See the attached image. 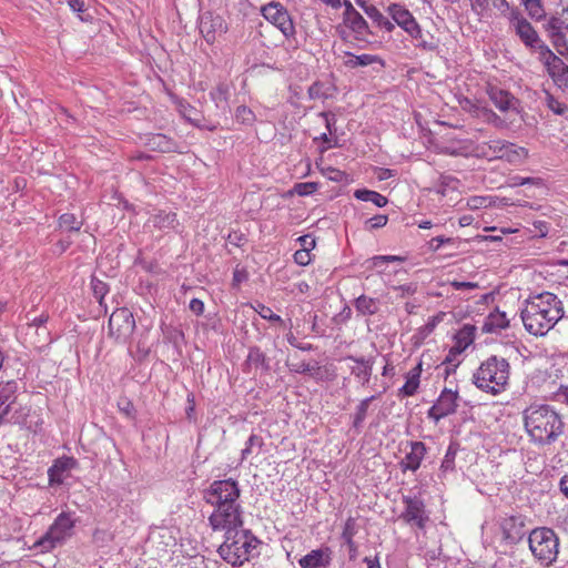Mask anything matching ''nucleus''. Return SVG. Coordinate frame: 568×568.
Here are the masks:
<instances>
[{"label":"nucleus","instance_id":"f257e3e1","mask_svg":"<svg viewBox=\"0 0 568 568\" xmlns=\"http://www.w3.org/2000/svg\"><path fill=\"white\" fill-rule=\"evenodd\" d=\"M562 302L551 292L530 295L520 317L524 326L535 336H544L564 317Z\"/></svg>","mask_w":568,"mask_h":568},{"label":"nucleus","instance_id":"f03ea898","mask_svg":"<svg viewBox=\"0 0 568 568\" xmlns=\"http://www.w3.org/2000/svg\"><path fill=\"white\" fill-rule=\"evenodd\" d=\"M526 432L537 445L554 444L564 433L561 416L549 405L530 406L524 410Z\"/></svg>","mask_w":568,"mask_h":568},{"label":"nucleus","instance_id":"7ed1b4c3","mask_svg":"<svg viewBox=\"0 0 568 568\" xmlns=\"http://www.w3.org/2000/svg\"><path fill=\"white\" fill-rule=\"evenodd\" d=\"M261 540L250 529L235 528L234 531H226L224 541L220 545L217 552L223 560L233 567H240L248 561L252 551L257 548Z\"/></svg>","mask_w":568,"mask_h":568},{"label":"nucleus","instance_id":"20e7f679","mask_svg":"<svg viewBox=\"0 0 568 568\" xmlns=\"http://www.w3.org/2000/svg\"><path fill=\"white\" fill-rule=\"evenodd\" d=\"M510 365L504 357L491 355L473 374V384L490 394H498L509 379Z\"/></svg>","mask_w":568,"mask_h":568},{"label":"nucleus","instance_id":"39448f33","mask_svg":"<svg viewBox=\"0 0 568 568\" xmlns=\"http://www.w3.org/2000/svg\"><path fill=\"white\" fill-rule=\"evenodd\" d=\"M529 549L534 557L542 565H552L559 554V537L548 527L534 528L528 536Z\"/></svg>","mask_w":568,"mask_h":568},{"label":"nucleus","instance_id":"423d86ee","mask_svg":"<svg viewBox=\"0 0 568 568\" xmlns=\"http://www.w3.org/2000/svg\"><path fill=\"white\" fill-rule=\"evenodd\" d=\"M74 526L75 523L69 513L59 514L47 532L33 544L32 548L40 552L53 550L72 536Z\"/></svg>","mask_w":568,"mask_h":568},{"label":"nucleus","instance_id":"0eeeda50","mask_svg":"<svg viewBox=\"0 0 568 568\" xmlns=\"http://www.w3.org/2000/svg\"><path fill=\"white\" fill-rule=\"evenodd\" d=\"M241 488L233 478L217 479L203 490V500L213 508L240 503Z\"/></svg>","mask_w":568,"mask_h":568},{"label":"nucleus","instance_id":"6e6552de","mask_svg":"<svg viewBox=\"0 0 568 568\" xmlns=\"http://www.w3.org/2000/svg\"><path fill=\"white\" fill-rule=\"evenodd\" d=\"M18 382L9 379L0 382V426L6 424H22L26 415L16 408L18 397Z\"/></svg>","mask_w":568,"mask_h":568},{"label":"nucleus","instance_id":"1a4fd4ad","mask_svg":"<svg viewBox=\"0 0 568 568\" xmlns=\"http://www.w3.org/2000/svg\"><path fill=\"white\" fill-rule=\"evenodd\" d=\"M243 513L241 503L213 508L209 516V526L213 531H234L235 528H242L244 525Z\"/></svg>","mask_w":568,"mask_h":568},{"label":"nucleus","instance_id":"9d476101","mask_svg":"<svg viewBox=\"0 0 568 568\" xmlns=\"http://www.w3.org/2000/svg\"><path fill=\"white\" fill-rule=\"evenodd\" d=\"M109 336L116 343H126L135 329V320L128 307L116 308L108 323Z\"/></svg>","mask_w":568,"mask_h":568},{"label":"nucleus","instance_id":"9b49d317","mask_svg":"<svg viewBox=\"0 0 568 568\" xmlns=\"http://www.w3.org/2000/svg\"><path fill=\"white\" fill-rule=\"evenodd\" d=\"M197 28L207 44H213L216 41L217 36L226 33L229 30L224 18L213 11H204L200 13Z\"/></svg>","mask_w":568,"mask_h":568},{"label":"nucleus","instance_id":"f8f14e48","mask_svg":"<svg viewBox=\"0 0 568 568\" xmlns=\"http://www.w3.org/2000/svg\"><path fill=\"white\" fill-rule=\"evenodd\" d=\"M262 16L277 27L285 38L295 34V27L288 11L280 2L272 1L261 9Z\"/></svg>","mask_w":568,"mask_h":568},{"label":"nucleus","instance_id":"ddd939ff","mask_svg":"<svg viewBox=\"0 0 568 568\" xmlns=\"http://www.w3.org/2000/svg\"><path fill=\"white\" fill-rule=\"evenodd\" d=\"M526 517L524 515H509L501 517L499 520V528L503 534V542L508 546H514L520 542L526 535Z\"/></svg>","mask_w":568,"mask_h":568},{"label":"nucleus","instance_id":"4468645a","mask_svg":"<svg viewBox=\"0 0 568 568\" xmlns=\"http://www.w3.org/2000/svg\"><path fill=\"white\" fill-rule=\"evenodd\" d=\"M459 399L458 390H452L450 388H444L435 402V404L428 409L427 416L435 423L440 419L456 413Z\"/></svg>","mask_w":568,"mask_h":568},{"label":"nucleus","instance_id":"2eb2a0df","mask_svg":"<svg viewBox=\"0 0 568 568\" xmlns=\"http://www.w3.org/2000/svg\"><path fill=\"white\" fill-rule=\"evenodd\" d=\"M477 327L473 324H464L454 335L455 344L449 348L443 364H449L456 361V357L469 347L476 335Z\"/></svg>","mask_w":568,"mask_h":568},{"label":"nucleus","instance_id":"dca6fc26","mask_svg":"<svg viewBox=\"0 0 568 568\" xmlns=\"http://www.w3.org/2000/svg\"><path fill=\"white\" fill-rule=\"evenodd\" d=\"M510 20L514 22L516 34L527 48L532 49L538 44V42H540L541 39L538 32L526 18L520 16L517 10L511 11Z\"/></svg>","mask_w":568,"mask_h":568},{"label":"nucleus","instance_id":"f3484780","mask_svg":"<svg viewBox=\"0 0 568 568\" xmlns=\"http://www.w3.org/2000/svg\"><path fill=\"white\" fill-rule=\"evenodd\" d=\"M405 510L402 518L407 523H415L420 529L425 528L428 516L425 514V504L417 497L405 496L403 498Z\"/></svg>","mask_w":568,"mask_h":568},{"label":"nucleus","instance_id":"a211bd4d","mask_svg":"<svg viewBox=\"0 0 568 568\" xmlns=\"http://www.w3.org/2000/svg\"><path fill=\"white\" fill-rule=\"evenodd\" d=\"M410 450L399 462V468L403 473L407 470L416 471L427 453L426 445L423 442H408Z\"/></svg>","mask_w":568,"mask_h":568},{"label":"nucleus","instance_id":"6ab92c4d","mask_svg":"<svg viewBox=\"0 0 568 568\" xmlns=\"http://www.w3.org/2000/svg\"><path fill=\"white\" fill-rule=\"evenodd\" d=\"M344 359L352 361L355 364L351 366V374L354 375L358 381H361L363 386L368 384L372 377L375 357H357L354 355H346Z\"/></svg>","mask_w":568,"mask_h":568},{"label":"nucleus","instance_id":"aec40b11","mask_svg":"<svg viewBox=\"0 0 568 568\" xmlns=\"http://www.w3.org/2000/svg\"><path fill=\"white\" fill-rule=\"evenodd\" d=\"M332 562V549L327 546L311 550L298 560L301 568H327Z\"/></svg>","mask_w":568,"mask_h":568},{"label":"nucleus","instance_id":"412c9836","mask_svg":"<svg viewBox=\"0 0 568 568\" xmlns=\"http://www.w3.org/2000/svg\"><path fill=\"white\" fill-rule=\"evenodd\" d=\"M387 12L394 22L408 34L419 24L410 11L399 3L389 4Z\"/></svg>","mask_w":568,"mask_h":568},{"label":"nucleus","instance_id":"4be33fe9","mask_svg":"<svg viewBox=\"0 0 568 568\" xmlns=\"http://www.w3.org/2000/svg\"><path fill=\"white\" fill-rule=\"evenodd\" d=\"M78 466V460L71 456H62L54 459L52 466L48 469L50 486L61 485L63 483V474Z\"/></svg>","mask_w":568,"mask_h":568},{"label":"nucleus","instance_id":"5701e85b","mask_svg":"<svg viewBox=\"0 0 568 568\" xmlns=\"http://www.w3.org/2000/svg\"><path fill=\"white\" fill-rule=\"evenodd\" d=\"M145 145L151 151H155V152H161V153H174V152H178V153H182V151L180 150L179 143L174 139L169 138V136H166L165 134H162V133L150 134L146 138Z\"/></svg>","mask_w":568,"mask_h":568},{"label":"nucleus","instance_id":"b1692460","mask_svg":"<svg viewBox=\"0 0 568 568\" xmlns=\"http://www.w3.org/2000/svg\"><path fill=\"white\" fill-rule=\"evenodd\" d=\"M487 93L495 106L501 112H506L508 110H517L519 100L515 98L510 92L498 87H490Z\"/></svg>","mask_w":568,"mask_h":568},{"label":"nucleus","instance_id":"393cba45","mask_svg":"<svg viewBox=\"0 0 568 568\" xmlns=\"http://www.w3.org/2000/svg\"><path fill=\"white\" fill-rule=\"evenodd\" d=\"M509 148H515V144L501 140H494L486 145L477 146L476 150L479 156L488 159L506 156L508 161H513V156L508 153Z\"/></svg>","mask_w":568,"mask_h":568},{"label":"nucleus","instance_id":"a878e982","mask_svg":"<svg viewBox=\"0 0 568 568\" xmlns=\"http://www.w3.org/2000/svg\"><path fill=\"white\" fill-rule=\"evenodd\" d=\"M261 369L263 373L271 371L270 358L258 346H251L245 362L243 363V371L250 373L251 368Z\"/></svg>","mask_w":568,"mask_h":568},{"label":"nucleus","instance_id":"bb28decb","mask_svg":"<svg viewBox=\"0 0 568 568\" xmlns=\"http://www.w3.org/2000/svg\"><path fill=\"white\" fill-rule=\"evenodd\" d=\"M546 70L555 84L562 91H568V65L560 59H552Z\"/></svg>","mask_w":568,"mask_h":568},{"label":"nucleus","instance_id":"cd10ccee","mask_svg":"<svg viewBox=\"0 0 568 568\" xmlns=\"http://www.w3.org/2000/svg\"><path fill=\"white\" fill-rule=\"evenodd\" d=\"M508 326L509 320L507 318L506 313L496 307L486 316L481 331L483 333H497Z\"/></svg>","mask_w":568,"mask_h":568},{"label":"nucleus","instance_id":"c85d7f7f","mask_svg":"<svg viewBox=\"0 0 568 568\" xmlns=\"http://www.w3.org/2000/svg\"><path fill=\"white\" fill-rule=\"evenodd\" d=\"M422 374V362L412 368L406 375L405 384L398 389L399 396H414L419 387Z\"/></svg>","mask_w":568,"mask_h":568},{"label":"nucleus","instance_id":"c756f323","mask_svg":"<svg viewBox=\"0 0 568 568\" xmlns=\"http://www.w3.org/2000/svg\"><path fill=\"white\" fill-rule=\"evenodd\" d=\"M344 24L348 27L355 34L357 40H364L367 36H372L367 21L363 16L357 12L343 20Z\"/></svg>","mask_w":568,"mask_h":568},{"label":"nucleus","instance_id":"7c9ffc66","mask_svg":"<svg viewBox=\"0 0 568 568\" xmlns=\"http://www.w3.org/2000/svg\"><path fill=\"white\" fill-rule=\"evenodd\" d=\"M345 55L348 57V59L344 61V65L349 69H355L357 67H367L374 63H378L382 67H384V60L376 54L364 53L361 55H356L349 51H346Z\"/></svg>","mask_w":568,"mask_h":568},{"label":"nucleus","instance_id":"2f4dec72","mask_svg":"<svg viewBox=\"0 0 568 568\" xmlns=\"http://www.w3.org/2000/svg\"><path fill=\"white\" fill-rule=\"evenodd\" d=\"M354 307L356 312L362 316H373L379 311V301L377 298L362 294L354 300Z\"/></svg>","mask_w":568,"mask_h":568},{"label":"nucleus","instance_id":"473e14b6","mask_svg":"<svg viewBox=\"0 0 568 568\" xmlns=\"http://www.w3.org/2000/svg\"><path fill=\"white\" fill-rule=\"evenodd\" d=\"M149 221L159 230H175L179 226L178 216L174 212L159 211Z\"/></svg>","mask_w":568,"mask_h":568},{"label":"nucleus","instance_id":"72a5a7b5","mask_svg":"<svg viewBox=\"0 0 568 568\" xmlns=\"http://www.w3.org/2000/svg\"><path fill=\"white\" fill-rule=\"evenodd\" d=\"M409 37L415 41L414 44L416 48H420L425 51H434L438 47L434 37L429 32L424 33L419 24L409 33Z\"/></svg>","mask_w":568,"mask_h":568},{"label":"nucleus","instance_id":"f704fd0d","mask_svg":"<svg viewBox=\"0 0 568 568\" xmlns=\"http://www.w3.org/2000/svg\"><path fill=\"white\" fill-rule=\"evenodd\" d=\"M90 287L93 297L98 301L99 306L103 308L104 313L108 312V306L104 302L105 295L110 292V286L104 281L100 280L95 275L91 276Z\"/></svg>","mask_w":568,"mask_h":568},{"label":"nucleus","instance_id":"c9c22d12","mask_svg":"<svg viewBox=\"0 0 568 568\" xmlns=\"http://www.w3.org/2000/svg\"><path fill=\"white\" fill-rule=\"evenodd\" d=\"M377 397L378 395H372L369 397H366L362 399L359 404L356 406L355 413L353 415V428H355L357 432L361 430V428L363 427V423L366 419L369 404L376 400Z\"/></svg>","mask_w":568,"mask_h":568},{"label":"nucleus","instance_id":"e433bc0d","mask_svg":"<svg viewBox=\"0 0 568 568\" xmlns=\"http://www.w3.org/2000/svg\"><path fill=\"white\" fill-rule=\"evenodd\" d=\"M355 199L364 202H372L377 207H383L388 203V200L386 196L382 195L381 193L376 191H372L368 189H358L354 192Z\"/></svg>","mask_w":568,"mask_h":568},{"label":"nucleus","instance_id":"4c0bfd02","mask_svg":"<svg viewBox=\"0 0 568 568\" xmlns=\"http://www.w3.org/2000/svg\"><path fill=\"white\" fill-rule=\"evenodd\" d=\"M165 342L173 345L175 351L181 354L182 346L185 344V336L182 329L173 326H168L163 329Z\"/></svg>","mask_w":568,"mask_h":568},{"label":"nucleus","instance_id":"58836bf2","mask_svg":"<svg viewBox=\"0 0 568 568\" xmlns=\"http://www.w3.org/2000/svg\"><path fill=\"white\" fill-rule=\"evenodd\" d=\"M285 364L292 373L306 374L315 378H317V375L321 371V367L317 362H315L314 365H311L305 362L294 363L291 362L290 358H287Z\"/></svg>","mask_w":568,"mask_h":568},{"label":"nucleus","instance_id":"ea45409f","mask_svg":"<svg viewBox=\"0 0 568 568\" xmlns=\"http://www.w3.org/2000/svg\"><path fill=\"white\" fill-rule=\"evenodd\" d=\"M459 450L460 444L457 440H450L440 465V470L443 473L455 470V458Z\"/></svg>","mask_w":568,"mask_h":568},{"label":"nucleus","instance_id":"a19ab883","mask_svg":"<svg viewBox=\"0 0 568 568\" xmlns=\"http://www.w3.org/2000/svg\"><path fill=\"white\" fill-rule=\"evenodd\" d=\"M528 16L536 21H541L546 17V11L541 0H521Z\"/></svg>","mask_w":568,"mask_h":568},{"label":"nucleus","instance_id":"79ce46f5","mask_svg":"<svg viewBox=\"0 0 568 568\" xmlns=\"http://www.w3.org/2000/svg\"><path fill=\"white\" fill-rule=\"evenodd\" d=\"M58 225L67 232H79L83 225L73 213H63L58 220Z\"/></svg>","mask_w":568,"mask_h":568},{"label":"nucleus","instance_id":"37998d69","mask_svg":"<svg viewBox=\"0 0 568 568\" xmlns=\"http://www.w3.org/2000/svg\"><path fill=\"white\" fill-rule=\"evenodd\" d=\"M264 446V440L261 436L256 434H251L248 439L245 443V447L242 449L241 453V459L245 460L256 449V452H261V449Z\"/></svg>","mask_w":568,"mask_h":568},{"label":"nucleus","instance_id":"c03bdc74","mask_svg":"<svg viewBox=\"0 0 568 568\" xmlns=\"http://www.w3.org/2000/svg\"><path fill=\"white\" fill-rule=\"evenodd\" d=\"M236 122L243 125H253L256 120L255 113L246 105H239L235 110Z\"/></svg>","mask_w":568,"mask_h":568},{"label":"nucleus","instance_id":"a18cd8bd","mask_svg":"<svg viewBox=\"0 0 568 568\" xmlns=\"http://www.w3.org/2000/svg\"><path fill=\"white\" fill-rule=\"evenodd\" d=\"M544 27L549 37L564 34L562 29H568V24L566 26L565 22L557 17H551Z\"/></svg>","mask_w":568,"mask_h":568},{"label":"nucleus","instance_id":"49530a36","mask_svg":"<svg viewBox=\"0 0 568 568\" xmlns=\"http://www.w3.org/2000/svg\"><path fill=\"white\" fill-rule=\"evenodd\" d=\"M308 98L311 100L316 99H327L329 94L327 93V89L324 82L315 81L310 88H308Z\"/></svg>","mask_w":568,"mask_h":568},{"label":"nucleus","instance_id":"de8ad7c7","mask_svg":"<svg viewBox=\"0 0 568 568\" xmlns=\"http://www.w3.org/2000/svg\"><path fill=\"white\" fill-rule=\"evenodd\" d=\"M534 49L538 50L540 60L544 62L545 67H548V63H552V59L558 60L559 58L542 40H540V42H538Z\"/></svg>","mask_w":568,"mask_h":568},{"label":"nucleus","instance_id":"09e8293b","mask_svg":"<svg viewBox=\"0 0 568 568\" xmlns=\"http://www.w3.org/2000/svg\"><path fill=\"white\" fill-rule=\"evenodd\" d=\"M546 103L547 106L558 115H566L568 113V106L558 101L552 94L548 93L546 94Z\"/></svg>","mask_w":568,"mask_h":568},{"label":"nucleus","instance_id":"8fccbe9b","mask_svg":"<svg viewBox=\"0 0 568 568\" xmlns=\"http://www.w3.org/2000/svg\"><path fill=\"white\" fill-rule=\"evenodd\" d=\"M322 172L329 181L337 183H346L348 181V175L346 174V172L341 171L338 169L328 166L326 169H323Z\"/></svg>","mask_w":568,"mask_h":568},{"label":"nucleus","instance_id":"3c124183","mask_svg":"<svg viewBox=\"0 0 568 568\" xmlns=\"http://www.w3.org/2000/svg\"><path fill=\"white\" fill-rule=\"evenodd\" d=\"M320 186L317 182H300L294 185L293 192L300 196L313 194Z\"/></svg>","mask_w":568,"mask_h":568},{"label":"nucleus","instance_id":"603ef678","mask_svg":"<svg viewBox=\"0 0 568 568\" xmlns=\"http://www.w3.org/2000/svg\"><path fill=\"white\" fill-rule=\"evenodd\" d=\"M388 222V216L384 214H377L371 219H367L364 223L366 231H374L384 227Z\"/></svg>","mask_w":568,"mask_h":568},{"label":"nucleus","instance_id":"864d4df0","mask_svg":"<svg viewBox=\"0 0 568 568\" xmlns=\"http://www.w3.org/2000/svg\"><path fill=\"white\" fill-rule=\"evenodd\" d=\"M356 534H357L356 519L354 517H348L344 524L341 537L344 541L351 540V539H354Z\"/></svg>","mask_w":568,"mask_h":568},{"label":"nucleus","instance_id":"5fc2aeb1","mask_svg":"<svg viewBox=\"0 0 568 568\" xmlns=\"http://www.w3.org/2000/svg\"><path fill=\"white\" fill-rule=\"evenodd\" d=\"M318 115L324 119L325 126H326V130L329 133V135L336 136V132H337V129H336V122H337L336 114L334 112H332V111H323Z\"/></svg>","mask_w":568,"mask_h":568},{"label":"nucleus","instance_id":"6e6d98bb","mask_svg":"<svg viewBox=\"0 0 568 568\" xmlns=\"http://www.w3.org/2000/svg\"><path fill=\"white\" fill-rule=\"evenodd\" d=\"M257 312L262 318L267 320L271 323L284 325V321L282 320V317L273 313V311L268 306L260 303Z\"/></svg>","mask_w":568,"mask_h":568},{"label":"nucleus","instance_id":"4d7b16f0","mask_svg":"<svg viewBox=\"0 0 568 568\" xmlns=\"http://www.w3.org/2000/svg\"><path fill=\"white\" fill-rule=\"evenodd\" d=\"M313 141L316 143L317 141H322L323 143L326 144V146H323L321 149V152H325L326 150L328 149H332V148H337L339 146L338 144V140H337V136H334V135H329L328 132H324L322 133L320 136H315L313 139Z\"/></svg>","mask_w":568,"mask_h":568},{"label":"nucleus","instance_id":"13d9d810","mask_svg":"<svg viewBox=\"0 0 568 568\" xmlns=\"http://www.w3.org/2000/svg\"><path fill=\"white\" fill-rule=\"evenodd\" d=\"M118 407L120 412L124 414L126 417L131 419L135 418L136 410L133 403L129 398H120V400L118 402Z\"/></svg>","mask_w":568,"mask_h":568},{"label":"nucleus","instance_id":"bf43d9fd","mask_svg":"<svg viewBox=\"0 0 568 568\" xmlns=\"http://www.w3.org/2000/svg\"><path fill=\"white\" fill-rule=\"evenodd\" d=\"M458 180L452 175H442L439 178V187L437 190L442 195L446 194L447 189L456 190Z\"/></svg>","mask_w":568,"mask_h":568},{"label":"nucleus","instance_id":"052dcab7","mask_svg":"<svg viewBox=\"0 0 568 568\" xmlns=\"http://www.w3.org/2000/svg\"><path fill=\"white\" fill-rule=\"evenodd\" d=\"M511 183L515 186H521V185H526V184L541 186L544 184V181L541 178H534V176L524 178V176L516 175V176L511 178Z\"/></svg>","mask_w":568,"mask_h":568},{"label":"nucleus","instance_id":"680f3d73","mask_svg":"<svg viewBox=\"0 0 568 568\" xmlns=\"http://www.w3.org/2000/svg\"><path fill=\"white\" fill-rule=\"evenodd\" d=\"M457 242V239L454 237H446L443 235L435 236L428 242L429 250L436 252L439 250V247L444 244H455Z\"/></svg>","mask_w":568,"mask_h":568},{"label":"nucleus","instance_id":"e2e57ef3","mask_svg":"<svg viewBox=\"0 0 568 568\" xmlns=\"http://www.w3.org/2000/svg\"><path fill=\"white\" fill-rule=\"evenodd\" d=\"M293 257H294L295 263L301 265V266H306L312 261L308 247H305V248H302V250H297L294 253Z\"/></svg>","mask_w":568,"mask_h":568},{"label":"nucleus","instance_id":"0e129e2a","mask_svg":"<svg viewBox=\"0 0 568 568\" xmlns=\"http://www.w3.org/2000/svg\"><path fill=\"white\" fill-rule=\"evenodd\" d=\"M442 317L443 314H437L435 316L429 317L428 322L423 327H420L419 333L423 336L429 335L435 329L437 324L442 321Z\"/></svg>","mask_w":568,"mask_h":568},{"label":"nucleus","instance_id":"69168bd1","mask_svg":"<svg viewBox=\"0 0 568 568\" xmlns=\"http://www.w3.org/2000/svg\"><path fill=\"white\" fill-rule=\"evenodd\" d=\"M372 264L373 266H378L383 263H389V262H404L405 257L398 256V255H377L372 257Z\"/></svg>","mask_w":568,"mask_h":568},{"label":"nucleus","instance_id":"338daca9","mask_svg":"<svg viewBox=\"0 0 568 568\" xmlns=\"http://www.w3.org/2000/svg\"><path fill=\"white\" fill-rule=\"evenodd\" d=\"M532 227L536 232L535 236L546 237L548 235L550 224L546 221L537 220L532 222Z\"/></svg>","mask_w":568,"mask_h":568},{"label":"nucleus","instance_id":"774afa93","mask_svg":"<svg viewBox=\"0 0 568 568\" xmlns=\"http://www.w3.org/2000/svg\"><path fill=\"white\" fill-rule=\"evenodd\" d=\"M227 242L236 247H240L247 242V239L242 232L233 231L227 235Z\"/></svg>","mask_w":568,"mask_h":568}]
</instances>
